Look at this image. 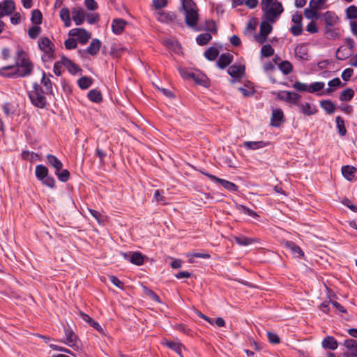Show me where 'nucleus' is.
<instances>
[{"label": "nucleus", "instance_id": "43", "mask_svg": "<svg viewBox=\"0 0 357 357\" xmlns=\"http://www.w3.org/2000/svg\"><path fill=\"white\" fill-rule=\"evenodd\" d=\"M41 28L38 26H33L29 29L28 35L30 38L36 39L40 33Z\"/></svg>", "mask_w": 357, "mask_h": 357}, {"label": "nucleus", "instance_id": "10", "mask_svg": "<svg viewBox=\"0 0 357 357\" xmlns=\"http://www.w3.org/2000/svg\"><path fill=\"white\" fill-rule=\"evenodd\" d=\"M296 105L298 107L299 111L306 116L313 115L317 112L316 107L309 102H301L298 100Z\"/></svg>", "mask_w": 357, "mask_h": 357}, {"label": "nucleus", "instance_id": "26", "mask_svg": "<svg viewBox=\"0 0 357 357\" xmlns=\"http://www.w3.org/2000/svg\"><path fill=\"white\" fill-rule=\"evenodd\" d=\"M215 182L220 183L223 188L229 191L236 192L238 190V186L229 181L218 178Z\"/></svg>", "mask_w": 357, "mask_h": 357}, {"label": "nucleus", "instance_id": "3", "mask_svg": "<svg viewBox=\"0 0 357 357\" xmlns=\"http://www.w3.org/2000/svg\"><path fill=\"white\" fill-rule=\"evenodd\" d=\"M16 66L18 68L17 73L22 77L31 75L33 69L32 62L23 50L17 52Z\"/></svg>", "mask_w": 357, "mask_h": 357}, {"label": "nucleus", "instance_id": "58", "mask_svg": "<svg viewBox=\"0 0 357 357\" xmlns=\"http://www.w3.org/2000/svg\"><path fill=\"white\" fill-rule=\"evenodd\" d=\"M41 181L44 185H45L51 188H53L55 185L54 178L48 175L45 177V178H43Z\"/></svg>", "mask_w": 357, "mask_h": 357}, {"label": "nucleus", "instance_id": "48", "mask_svg": "<svg viewBox=\"0 0 357 357\" xmlns=\"http://www.w3.org/2000/svg\"><path fill=\"white\" fill-rule=\"evenodd\" d=\"M55 174L57 176L59 180L62 182H66L69 179L70 172L67 169H63L61 171H55Z\"/></svg>", "mask_w": 357, "mask_h": 357}, {"label": "nucleus", "instance_id": "47", "mask_svg": "<svg viewBox=\"0 0 357 357\" xmlns=\"http://www.w3.org/2000/svg\"><path fill=\"white\" fill-rule=\"evenodd\" d=\"M261 53L262 56L265 57H269L274 54V49L272 47L271 45H264L262 46L261 50Z\"/></svg>", "mask_w": 357, "mask_h": 357}, {"label": "nucleus", "instance_id": "36", "mask_svg": "<svg viewBox=\"0 0 357 357\" xmlns=\"http://www.w3.org/2000/svg\"><path fill=\"white\" fill-rule=\"evenodd\" d=\"M234 239L236 242L240 245H248L256 241V240L254 238H248L242 235L239 236H235Z\"/></svg>", "mask_w": 357, "mask_h": 357}, {"label": "nucleus", "instance_id": "54", "mask_svg": "<svg viewBox=\"0 0 357 357\" xmlns=\"http://www.w3.org/2000/svg\"><path fill=\"white\" fill-rule=\"evenodd\" d=\"M290 31L295 36H300L303 32V25L294 24L291 26Z\"/></svg>", "mask_w": 357, "mask_h": 357}, {"label": "nucleus", "instance_id": "41", "mask_svg": "<svg viewBox=\"0 0 357 357\" xmlns=\"http://www.w3.org/2000/svg\"><path fill=\"white\" fill-rule=\"evenodd\" d=\"M43 15L41 12L38 10H33L31 13V22L36 25H38L42 23Z\"/></svg>", "mask_w": 357, "mask_h": 357}, {"label": "nucleus", "instance_id": "56", "mask_svg": "<svg viewBox=\"0 0 357 357\" xmlns=\"http://www.w3.org/2000/svg\"><path fill=\"white\" fill-rule=\"evenodd\" d=\"M356 341L354 339H347L344 341L343 345L350 351L354 350L356 347Z\"/></svg>", "mask_w": 357, "mask_h": 357}, {"label": "nucleus", "instance_id": "50", "mask_svg": "<svg viewBox=\"0 0 357 357\" xmlns=\"http://www.w3.org/2000/svg\"><path fill=\"white\" fill-rule=\"evenodd\" d=\"M347 16L349 19H356L357 18V7L356 6H350L347 8Z\"/></svg>", "mask_w": 357, "mask_h": 357}, {"label": "nucleus", "instance_id": "21", "mask_svg": "<svg viewBox=\"0 0 357 357\" xmlns=\"http://www.w3.org/2000/svg\"><path fill=\"white\" fill-rule=\"evenodd\" d=\"M322 347L325 349L335 350L338 347L337 340L333 336H326L322 341Z\"/></svg>", "mask_w": 357, "mask_h": 357}, {"label": "nucleus", "instance_id": "23", "mask_svg": "<svg viewBox=\"0 0 357 357\" xmlns=\"http://www.w3.org/2000/svg\"><path fill=\"white\" fill-rule=\"evenodd\" d=\"M157 15L158 20L165 23L172 22L176 19V15L174 13H165L162 10L158 11Z\"/></svg>", "mask_w": 357, "mask_h": 357}, {"label": "nucleus", "instance_id": "62", "mask_svg": "<svg viewBox=\"0 0 357 357\" xmlns=\"http://www.w3.org/2000/svg\"><path fill=\"white\" fill-rule=\"evenodd\" d=\"M206 29L207 31H209L212 33H215L217 32V28L215 24V22L212 20H208L206 22Z\"/></svg>", "mask_w": 357, "mask_h": 357}, {"label": "nucleus", "instance_id": "51", "mask_svg": "<svg viewBox=\"0 0 357 357\" xmlns=\"http://www.w3.org/2000/svg\"><path fill=\"white\" fill-rule=\"evenodd\" d=\"M194 77L192 79L198 84L206 86L207 84V80L206 77L203 75H200L199 74L194 73Z\"/></svg>", "mask_w": 357, "mask_h": 357}, {"label": "nucleus", "instance_id": "11", "mask_svg": "<svg viewBox=\"0 0 357 357\" xmlns=\"http://www.w3.org/2000/svg\"><path fill=\"white\" fill-rule=\"evenodd\" d=\"M38 43L40 50L45 53L52 54L54 52V45L47 37H41Z\"/></svg>", "mask_w": 357, "mask_h": 357}, {"label": "nucleus", "instance_id": "6", "mask_svg": "<svg viewBox=\"0 0 357 357\" xmlns=\"http://www.w3.org/2000/svg\"><path fill=\"white\" fill-rule=\"evenodd\" d=\"M271 24L272 23L265 20L260 24L259 35L256 36V40L261 44L266 41L268 35L272 31L273 27Z\"/></svg>", "mask_w": 357, "mask_h": 357}, {"label": "nucleus", "instance_id": "13", "mask_svg": "<svg viewBox=\"0 0 357 357\" xmlns=\"http://www.w3.org/2000/svg\"><path fill=\"white\" fill-rule=\"evenodd\" d=\"M66 339L63 342L74 349L77 350L79 349L77 337L73 331L69 329L66 330Z\"/></svg>", "mask_w": 357, "mask_h": 357}, {"label": "nucleus", "instance_id": "64", "mask_svg": "<svg viewBox=\"0 0 357 357\" xmlns=\"http://www.w3.org/2000/svg\"><path fill=\"white\" fill-rule=\"evenodd\" d=\"M84 3L86 7L90 10H95L98 8V5L95 0H85Z\"/></svg>", "mask_w": 357, "mask_h": 357}, {"label": "nucleus", "instance_id": "63", "mask_svg": "<svg viewBox=\"0 0 357 357\" xmlns=\"http://www.w3.org/2000/svg\"><path fill=\"white\" fill-rule=\"evenodd\" d=\"M306 31L311 33H315L318 32V28L316 22L312 21L306 26Z\"/></svg>", "mask_w": 357, "mask_h": 357}, {"label": "nucleus", "instance_id": "39", "mask_svg": "<svg viewBox=\"0 0 357 357\" xmlns=\"http://www.w3.org/2000/svg\"><path fill=\"white\" fill-rule=\"evenodd\" d=\"M212 39V36L210 33H204L199 34L197 38V43L199 45H204Z\"/></svg>", "mask_w": 357, "mask_h": 357}, {"label": "nucleus", "instance_id": "18", "mask_svg": "<svg viewBox=\"0 0 357 357\" xmlns=\"http://www.w3.org/2000/svg\"><path fill=\"white\" fill-rule=\"evenodd\" d=\"M284 121V114L282 109H275L273 111L271 119V124L273 126L278 127Z\"/></svg>", "mask_w": 357, "mask_h": 357}, {"label": "nucleus", "instance_id": "17", "mask_svg": "<svg viewBox=\"0 0 357 357\" xmlns=\"http://www.w3.org/2000/svg\"><path fill=\"white\" fill-rule=\"evenodd\" d=\"M233 61V55L229 53L222 54L217 61V66L224 69L228 66Z\"/></svg>", "mask_w": 357, "mask_h": 357}, {"label": "nucleus", "instance_id": "32", "mask_svg": "<svg viewBox=\"0 0 357 357\" xmlns=\"http://www.w3.org/2000/svg\"><path fill=\"white\" fill-rule=\"evenodd\" d=\"M351 54V53L344 46L340 47L336 52V57L339 60H344Z\"/></svg>", "mask_w": 357, "mask_h": 357}, {"label": "nucleus", "instance_id": "49", "mask_svg": "<svg viewBox=\"0 0 357 357\" xmlns=\"http://www.w3.org/2000/svg\"><path fill=\"white\" fill-rule=\"evenodd\" d=\"M293 88L299 92H308V85L306 84L302 83L299 81H296L293 84Z\"/></svg>", "mask_w": 357, "mask_h": 357}, {"label": "nucleus", "instance_id": "61", "mask_svg": "<svg viewBox=\"0 0 357 357\" xmlns=\"http://www.w3.org/2000/svg\"><path fill=\"white\" fill-rule=\"evenodd\" d=\"M179 73H180V75H181V77L183 79H192V77H194L193 74L195 73H192V72L189 71L184 68H180Z\"/></svg>", "mask_w": 357, "mask_h": 357}, {"label": "nucleus", "instance_id": "53", "mask_svg": "<svg viewBox=\"0 0 357 357\" xmlns=\"http://www.w3.org/2000/svg\"><path fill=\"white\" fill-rule=\"evenodd\" d=\"M325 3L326 0H310V7L318 10L322 8Z\"/></svg>", "mask_w": 357, "mask_h": 357}, {"label": "nucleus", "instance_id": "15", "mask_svg": "<svg viewBox=\"0 0 357 357\" xmlns=\"http://www.w3.org/2000/svg\"><path fill=\"white\" fill-rule=\"evenodd\" d=\"M72 18L76 25H81L85 20V14L82 8L77 7L72 9Z\"/></svg>", "mask_w": 357, "mask_h": 357}, {"label": "nucleus", "instance_id": "45", "mask_svg": "<svg viewBox=\"0 0 357 357\" xmlns=\"http://www.w3.org/2000/svg\"><path fill=\"white\" fill-rule=\"evenodd\" d=\"M336 123L338 128L339 134L341 136H344L347 132L346 128L344 126V120L340 116L336 117Z\"/></svg>", "mask_w": 357, "mask_h": 357}, {"label": "nucleus", "instance_id": "31", "mask_svg": "<svg viewBox=\"0 0 357 357\" xmlns=\"http://www.w3.org/2000/svg\"><path fill=\"white\" fill-rule=\"evenodd\" d=\"M321 107L328 114H333L335 109V105L334 103L329 100H325L320 102Z\"/></svg>", "mask_w": 357, "mask_h": 357}, {"label": "nucleus", "instance_id": "52", "mask_svg": "<svg viewBox=\"0 0 357 357\" xmlns=\"http://www.w3.org/2000/svg\"><path fill=\"white\" fill-rule=\"evenodd\" d=\"M194 77L192 79L198 84L206 86L207 84V80L206 77L203 75H200L199 74L194 73Z\"/></svg>", "mask_w": 357, "mask_h": 357}, {"label": "nucleus", "instance_id": "8", "mask_svg": "<svg viewBox=\"0 0 357 357\" xmlns=\"http://www.w3.org/2000/svg\"><path fill=\"white\" fill-rule=\"evenodd\" d=\"M323 18L326 25L325 27L326 33H332V31L328 27L333 26L338 22V17L334 13L331 11H327L323 15Z\"/></svg>", "mask_w": 357, "mask_h": 357}, {"label": "nucleus", "instance_id": "20", "mask_svg": "<svg viewBox=\"0 0 357 357\" xmlns=\"http://www.w3.org/2000/svg\"><path fill=\"white\" fill-rule=\"evenodd\" d=\"M127 22L123 19H114L112 23V29L114 33L120 34L123 32Z\"/></svg>", "mask_w": 357, "mask_h": 357}, {"label": "nucleus", "instance_id": "42", "mask_svg": "<svg viewBox=\"0 0 357 357\" xmlns=\"http://www.w3.org/2000/svg\"><path fill=\"white\" fill-rule=\"evenodd\" d=\"M165 344L169 348H170L171 349H172L173 351L176 352L181 357H182V356H181V350H182V347L183 346H182L181 344L178 343V342H167L165 343Z\"/></svg>", "mask_w": 357, "mask_h": 357}, {"label": "nucleus", "instance_id": "19", "mask_svg": "<svg viewBox=\"0 0 357 357\" xmlns=\"http://www.w3.org/2000/svg\"><path fill=\"white\" fill-rule=\"evenodd\" d=\"M63 63V66L68 70V71L71 74H75L79 71H81V68L74 63L71 60L68 59L65 56H62V63Z\"/></svg>", "mask_w": 357, "mask_h": 357}, {"label": "nucleus", "instance_id": "1", "mask_svg": "<svg viewBox=\"0 0 357 357\" xmlns=\"http://www.w3.org/2000/svg\"><path fill=\"white\" fill-rule=\"evenodd\" d=\"M263 18L268 22L275 23L284 11L280 2L278 0H261Z\"/></svg>", "mask_w": 357, "mask_h": 357}, {"label": "nucleus", "instance_id": "30", "mask_svg": "<svg viewBox=\"0 0 357 357\" xmlns=\"http://www.w3.org/2000/svg\"><path fill=\"white\" fill-rule=\"evenodd\" d=\"M266 145L265 142L263 141H259V142H250V141H246L243 143V146L248 149H258L260 148H263Z\"/></svg>", "mask_w": 357, "mask_h": 357}, {"label": "nucleus", "instance_id": "35", "mask_svg": "<svg viewBox=\"0 0 357 357\" xmlns=\"http://www.w3.org/2000/svg\"><path fill=\"white\" fill-rule=\"evenodd\" d=\"M279 69L282 72L284 75H288L291 73L293 66L291 63L288 61H282L279 66Z\"/></svg>", "mask_w": 357, "mask_h": 357}, {"label": "nucleus", "instance_id": "2", "mask_svg": "<svg viewBox=\"0 0 357 357\" xmlns=\"http://www.w3.org/2000/svg\"><path fill=\"white\" fill-rule=\"evenodd\" d=\"M181 3L186 24L195 31H201V28L196 27L199 20V9L196 3L192 0H181Z\"/></svg>", "mask_w": 357, "mask_h": 357}, {"label": "nucleus", "instance_id": "40", "mask_svg": "<svg viewBox=\"0 0 357 357\" xmlns=\"http://www.w3.org/2000/svg\"><path fill=\"white\" fill-rule=\"evenodd\" d=\"M354 90L350 88H348L341 93L340 96V100L342 101H349L354 97Z\"/></svg>", "mask_w": 357, "mask_h": 357}, {"label": "nucleus", "instance_id": "5", "mask_svg": "<svg viewBox=\"0 0 357 357\" xmlns=\"http://www.w3.org/2000/svg\"><path fill=\"white\" fill-rule=\"evenodd\" d=\"M278 98L281 100L296 105L300 100L301 96L296 92L282 91L278 93Z\"/></svg>", "mask_w": 357, "mask_h": 357}, {"label": "nucleus", "instance_id": "16", "mask_svg": "<svg viewBox=\"0 0 357 357\" xmlns=\"http://www.w3.org/2000/svg\"><path fill=\"white\" fill-rule=\"evenodd\" d=\"M130 257L129 259V261L135 265L140 266L143 264L144 261V257L142 255V253L139 252H130V254H123V256L126 259H128V257Z\"/></svg>", "mask_w": 357, "mask_h": 357}, {"label": "nucleus", "instance_id": "25", "mask_svg": "<svg viewBox=\"0 0 357 357\" xmlns=\"http://www.w3.org/2000/svg\"><path fill=\"white\" fill-rule=\"evenodd\" d=\"M60 17L66 27H69L71 25V19L70 15V10L68 8H63L60 10Z\"/></svg>", "mask_w": 357, "mask_h": 357}, {"label": "nucleus", "instance_id": "59", "mask_svg": "<svg viewBox=\"0 0 357 357\" xmlns=\"http://www.w3.org/2000/svg\"><path fill=\"white\" fill-rule=\"evenodd\" d=\"M65 47L67 50L75 49L77 46V42L74 38H68L65 43Z\"/></svg>", "mask_w": 357, "mask_h": 357}, {"label": "nucleus", "instance_id": "22", "mask_svg": "<svg viewBox=\"0 0 357 357\" xmlns=\"http://www.w3.org/2000/svg\"><path fill=\"white\" fill-rule=\"evenodd\" d=\"M356 169L350 165H345L342 167V174L348 181H352L355 176Z\"/></svg>", "mask_w": 357, "mask_h": 357}, {"label": "nucleus", "instance_id": "9", "mask_svg": "<svg viewBox=\"0 0 357 357\" xmlns=\"http://www.w3.org/2000/svg\"><path fill=\"white\" fill-rule=\"evenodd\" d=\"M15 9V3L13 0H4L0 3V17L10 15Z\"/></svg>", "mask_w": 357, "mask_h": 357}, {"label": "nucleus", "instance_id": "29", "mask_svg": "<svg viewBox=\"0 0 357 357\" xmlns=\"http://www.w3.org/2000/svg\"><path fill=\"white\" fill-rule=\"evenodd\" d=\"M88 98L94 102H100L102 100L101 92L97 89H92L88 93Z\"/></svg>", "mask_w": 357, "mask_h": 357}, {"label": "nucleus", "instance_id": "55", "mask_svg": "<svg viewBox=\"0 0 357 357\" xmlns=\"http://www.w3.org/2000/svg\"><path fill=\"white\" fill-rule=\"evenodd\" d=\"M144 294L146 295H147L148 296H149L152 300H153L158 303L160 302L159 296L155 292H153L151 289H149L147 287H144Z\"/></svg>", "mask_w": 357, "mask_h": 357}, {"label": "nucleus", "instance_id": "46", "mask_svg": "<svg viewBox=\"0 0 357 357\" xmlns=\"http://www.w3.org/2000/svg\"><path fill=\"white\" fill-rule=\"evenodd\" d=\"M304 15L307 19L309 20L317 19L319 17V14L317 11V9H313L312 8H305L304 10Z\"/></svg>", "mask_w": 357, "mask_h": 357}, {"label": "nucleus", "instance_id": "4", "mask_svg": "<svg viewBox=\"0 0 357 357\" xmlns=\"http://www.w3.org/2000/svg\"><path fill=\"white\" fill-rule=\"evenodd\" d=\"M31 103L38 107L44 108L47 105L46 98L42 87L38 84H33L32 89L28 92Z\"/></svg>", "mask_w": 357, "mask_h": 357}, {"label": "nucleus", "instance_id": "27", "mask_svg": "<svg viewBox=\"0 0 357 357\" xmlns=\"http://www.w3.org/2000/svg\"><path fill=\"white\" fill-rule=\"evenodd\" d=\"M35 173L37 178L42 181L48 175V169L43 165H38L36 167Z\"/></svg>", "mask_w": 357, "mask_h": 357}, {"label": "nucleus", "instance_id": "24", "mask_svg": "<svg viewBox=\"0 0 357 357\" xmlns=\"http://www.w3.org/2000/svg\"><path fill=\"white\" fill-rule=\"evenodd\" d=\"M47 160L48 164L55 169V171H61L62 169L63 164L55 155L48 154L47 155Z\"/></svg>", "mask_w": 357, "mask_h": 357}, {"label": "nucleus", "instance_id": "12", "mask_svg": "<svg viewBox=\"0 0 357 357\" xmlns=\"http://www.w3.org/2000/svg\"><path fill=\"white\" fill-rule=\"evenodd\" d=\"M228 74L235 79H241L245 75V66L243 65H232L227 70Z\"/></svg>", "mask_w": 357, "mask_h": 357}, {"label": "nucleus", "instance_id": "28", "mask_svg": "<svg viewBox=\"0 0 357 357\" xmlns=\"http://www.w3.org/2000/svg\"><path fill=\"white\" fill-rule=\"evenodd\" d=\"M100 41L98 39H93L87 48V52L91 55H96L100 50Z\"/></svg>", "mask_w": 357, "mask_h": 357}, {"label": "nucleus", "instance_id": "34", "mask_svg": "<svg viewBox=\"0 0 357 357\" xmlns=\"http://www.w3.org/2000/svg\"><path fill=\"white\" fill-rule=\"evenodd\" d=\"M219 51L217 48L211 47L204 52L205 57L209 61H214L218 56Z\"/></svg>", "mask_w": 357, "mask_h": 357}, {"label": "nucleus", "instance_id": "14", "mask_svg": "<svg viewBox=\"0 0 357 357\" xmlns=\"http://www.w3.org/2000/svg\"><path fill=\"white\" fill-rule=\"evenodd\" d=\"M309 50L306 45L300 44L295 47L294 53L296 57L301 60L307 61L310 59Z\"/></svg>", "mask_w": 357, "mask_h": 357}, {"label": "nucleus", "instance_id": "7", "mask_svg": "<svg viewBox=\"0 0 357 357\" xmlns=\"http://www.w3.org/2000/svg\"><path fill=\"white\" fill-rule=\"evenodd\" d=\"M69 35L77 37L82 44H86L91 38V34L84 29L75 28L70 30Z\"/></svg>", "mask_w": 357, "mask_h": 357}, {"label": "nucleus", "instance_id": "37", "mask_svg": "<svg viewBox=\"0 0 357 357\" xmlns=\"http://www.w3.org/2000/svg\"><path fill=\"white\" fill-rule=\"evenodd\" d=\"M284 245L287 248L289 249L293 253L298 254V255H303V252L301 248L296 245L294 242L287 241L284 243Z\"/></svg>", "mask_w": 357, "mask_h": 357}, {"label": "nucleus", "instance_id": "60", "mask_svg": "<svg viewBox=\"0 0 357 357\" xmlns=\"http://www.w3.org/2000/svg\"><path fill=\"white\" fill-rule=\"evenodd\" d=\"M153 4L155 9L160 10L167 4V0H153Z\"/></svg>", "mask_w": 357, "mask_h": 357}, {"label": "nucleus", "instance_id": "57", "mask_svg": "<svg viewBox=\"0 0 357 357\" xmlns=\"http://www.w3.org/2000/svg\"><path fill=\"white\" fill-rule=\"evenodd\" d=\"M267 336L269 342L273 344H278L280 342L279 336L273 332H268Z\"/></svg>", "mask_w": 357, "mask_h": 357}, {"label": "nucleus", "instance_id": "38", "mask_svg": "<svg viewBox=\"0 0 357 357\" xmlns=\"http://www.w3.org/2000/svg\"><path fill=\"white\" fill-rule=\"evenodd\" d=\"M41 82L45 88L46 93H52V82L49 77H46V74L44 72L43 73Z\"/></svg>", "mask_w": 357, "mask_h": 357}, {"label": "nucleus", "instance_id": "44", "mask_svg": "<svg viewBox=\"0 0 357 357\" xmlns=\"http://www.w3.org/2000/svg\"><path fill=\"white\" fill-rule=\"evenodd\" d=\"M325 84L322 82H316L308 86V92L314 93L324 89Z\"/></svg>", "mask_w": 357, "mask_h": 357}, {"label": "nucleus", "instance_id": "33", "mask_svg": "<svg viewBox=\"0 0 357 357\" xmlns=\"http://www.w3.org/2000/svg\"><path fill=\"white\" fill-rule=\"evenodd\" d=\"M77 83L82 89H86L92 85L93 79L89 77L84 76L78 79Z\"/></svg>", "mask_w": 357, "mask_h": 357}]
</instances>
